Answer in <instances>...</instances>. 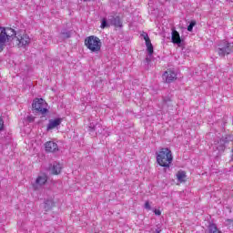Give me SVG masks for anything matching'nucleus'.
<instances>
[{"instance_id":"f257e3e1","label":"nucleus","mask_w":233,"mask_h":233,"mask_svg":"<svg viewBox=\"0 0 233 233\" xmlns=\"http://www.w3.org/2000/svg\"><path fill=\"white\" fill-rule=\"evenodd\" d=\"M173 157L172 151L167 147H162L157 152V161L160 167H170Z\"/></svg>"},{"instance_id":"f03ea898","label":"nucleus","mask_w":233,"mask_h":233,"mask_svg":"<svg viewBox=\"0 0 233 233\" xmlns=\"http://www.w3.org/2000/svg\"><path fill=\"white\" fill-rule=\"evenodd\" d=\"M85 46L92 54H99L101 52V46H103V42L96 35H89L85 39Z\"/></svg>"},{"instance_id":"7ed1b4c3","label":"nucleus","mask_w":233,"mask_h":233,"mask_svg":"<svg viewBox=\"0 0 233 233\" xmlns=\"http://www.w3.org/2000/svg\"><path fill=\"white\" fill-rule=\"evenodd\" d=\"M15 35V30L11 27H0V52L3 50L4 46L8 43V41H12L14 36Z\"/></svg>"},{"instance_id":"20e7f679","label":"nucleus","mask_w":233,"mask_h":233,"mask_svg":"<svg viewBox=\"0 0 233 233\" xmlns=\"http://www.w3.org/2000/svg\"><path fill=\"white\" fill-rule=\"evenodd\" d=\"M14 37L16 38V45L18 48H26L31 43L30 36L23 31L15 32Z\"/></svg>"},{"instance_id":"39448f33","label":"nucleus","mask_w":233,"mask_h":233,"mask_svg":"<svg viewBox=\"0 0 233 233\" xmlns=\"http://www.w3.org/2000/svg\"><path fill=\"white\" fill-rule=\"evenodd\" d=\"M217 52L220 57H225V56H228V54H232L233 46L228 43V41H221L218 45Z\"/></svg>"},{"instance_id":"423d86ee","label":"nucleus","mask_w":233,"mask_h":233,"mask_svg":"<svg viewBox=\"0 0 233 233\" xmlns=\"http://www.w3.org/2000/svg\"><path fill=\"white\" fill-rule=\"evenodd\" d=\"M89 132L92 136H94V132H95V136H105L106 137H107V136H110V133H108V129H106V127H103V126L100 123H96V125H94V123H91L89 125Z\"/></svg>"},{"instance_id":"0eeeda50","label":"nucleus","mask_w":233,"mask_h":233,"mask_svg":"<svg viewBox=\"0 0 233 233\" xmlns=\"http://www.w3.org/2000/svg\"><path fill=\"white\" fill-rule=\"evenodd\" d=\"M33 108L36 112H40L43 116L48 112V109L46 108V102L43 98H36L33 102Z\"/></svg>"},{"instance_id":"6e6552de","label":"nucleus","mask_w":233,"mask_h":233,"mask_svg":"<svg viewBox=\"0 0 233 233\" xmlns=\"http://www.w3.org/2000/svg\"><path fill=\"white\" fill-rule=\"evenodd\" d=\"M48 181V177L46 175H40L36 177L35 183H33L34 190H39L43 185H45Z\"/></svg>"},{"instance_id":"1a4fd4ad","label":"nucleus","mask_w":233,"mask_h":233,"mask_svg":"<svg viewBox=\"0 0 233 233\" xmlns=\"http://www.w3.org/2000/svg\"><path fill=\"white\" fill-rule=\"evenodd\" d=\"M107 23L109 24V25H112L113 26H116V28H120L121 26H123L121 18H119V16H114L112 15L107 17Z\"/></svg>"},{"instance_id":"9d476101","label":"nucleus","mask_w":233,"mask_h":233,"mask_svg":"<svg viewBox=\"0 0 233 233\" xmlns=\"http://www.w3.org/2000/svg\"><path fill=\"white\" fill-rule=\"evenodd\" d=\"M163 79H165L166 83H172V81H176L177 79V75L176 72L168 70L163 74Z\"/></svg>"},{"instance_id":"9b49d317","label":"nucleus","mask_w":233,"mask_h":233,"mask_svg":"<svg viewBox=\"0 0 233 233\" xmlns=\"http://www.w3.org/2000/svg\"><path fill=\"white\" fill-rule=\"evenodd\" d=\"M46 152H57L59 150V147L57 143L54 141H48L45 144Z\"/></svg>"},{"instance_id":"f8f14e48","label":"nucleus","mask_w":233,"mask_h":233,"mask_svg":"<svg viewBox=\"0 0 233 233\" xmlns=\"http://www.w3.org/2000/svg\"><path fill=\"white\" fill-rule=\"evenodd\" d=\"M61 125V118L50 119L47 125V130H54V128H57Z\"/></svg>"},{"instance_id":"ddd939ff","label":"nucleus","mask_w":233,"mask_h":233,"mask_svg":"<svg viewBox=\"0 0 233 233\" xmlns=\"http://www.w3.org/2000/svg\"><path fill=\"white\" fill-rule=\"evenodd\" d=\"M61 170H63V164L61 163L55 162L51 167L52 174H55V175L61 174Z\"/></svg>"},{"instance_id":"4468645a","label":"nucleus","mask_w":233,"mask_h":233,"mask_svg":"<svg viewBox=\"0 0 233 233\" xmlns=\"http://www.w3.org/2000/svg\"><path fill=\"white\" fill-rule=\"evenodd\" d=\"M171 40L172 43H174L175 45H178V46L181 45V36L179 35V33L177 31H172Z\"/></svg>"},{"instance_id":"2eb2a0df","label":"nucleus","mask_w":233,"mask_h":233,"mask_svg":"<svg viewBox=\"0 0 233 233\" xmlns=\"http://www.w3.org/2000/svg\"><path fill=\"white\" fill-rule=\"evenodd\" d=\"M177 179L179 183H185V180L187 179V173L182 170L178 171L177 173Z\"/></svg>"},{"instance_id":"dca6fc26","label":"nucleus","mask_w":233,"mask_h":233,"mask_svg":"<svg viewBox=\"0 0 233 233\" xmlns=\"http://www.w3.org/2000/svg\"><path fill=\"white\" fill-rule=\"evenodd\" d=\"M208 232L209 233H221V230H219V228H218V226L216 224H209Z\"/></svg>"},{"instance_id":"f3484780","label":"nucleus","mask_w":233,"mask_h":233,"mask_svg":"<svg viewBox=\"0 0 233 233\" xmlns=\"http://www.w3.org/2000/svg\"><path fill=\"white\" fill-rule=\"evenodd\" d=\"M229 141H233V135H228L225 138L220 139V143H223L224 145L225 143H229Z\"/></svg>"},{"instance_id":"a211bd4d","label":"nucleus","mask_w":233,"mask_h":233,"mask_svg":"<svg viewBox=\"0 0 233 233\" xmlns=\"http://www.w3.org/2000/svg\"><path fill=\"white\" fill-rule=\"evenodd\" d=\"M52 207H54V201L47 200L45 202V208H46V210H50V208H52Z\"/></svg>"},{"instance_id":"6ab92c4d","label":"nucleus","mask_w":233,"mask_h":233,"mask_svg":"<svg viewBox=\"0 0 233 233\" xmlns=\"http://www.w3.org/2000/svg\"><path fill=\"white\" fill-rule=\"evenodd\" d=\"M108 26H110L108 20H106V18H104L101 22V28H107Z\"/></svg>"},{"instance_id":"aec40b11","label":"nucleus","mask_w":233,"mask_h":233,"mask_svg":"<svg viewBox=\"0 0 233 233\" xmlns=\"http://www.w3.org/2000/svg\"><path fill=\"white\" fill-rule=\"evenodd\" d=\"M195 26H196V21L192 20L189 25L187 26V32H192Z\"/></svg>"},{"instance_id":"412c9836","label":"nucleus","mask_w":233,"mask_h":233,"mask_svg":"<svg viewBox=\"0 0 233 233\" xmlns=\"http://www.w3.org/2000/svg\"><path fill=\"white\" fill-rule=\"evenodd\" d=\"M147 46V51L148 56H152L154 54V46Z\"/></svg>"},{"instance_id":"4be33fe9","label":"nucleus","mask_w":233,"mask_h":233,"mask_svg":"<svg viewBox=\"0 0 233 233\" xmlns=\"http://www.w3.org/2000/svg\"><path fill=\"white\" fill-rule=\"evenodd\" d=\"M145 208H146V210H152V207H150V202L146 201Z\"/></svg>"},{"instance_id":"5701e85b","label":"nucleus","mask_w":233,"mask_h":233,"mask_svg":"<svg viewBox=\"0 0 233 233\" xmlns=\"http://www.w3.org/2000/svg\"><path fill=\"white\" fill-rule=\"evenodd\" d=\"M141 37L143 38L144 41L149 38L148 34H147L146 32L141 34Z\"/></svg>"},{"instance_id":"b1692460","label":"nucleus","mask_w":233,"mask_h":233,"mask_svg":"<svg viewBox=\"0 0 233 233\" xmlns=\"http://www.w3.org/2000/svg\"><path fill=\"white\" fill-rule=\"evenodd\" d=\"M4 127H5V121L0 116V130H2L4 128Z\"/></svg>"},{"instance_id":"393cba45","label":"nucleus","mask_w":233,"mask_h":233,"mask_svg":"<svg viewBox=\"0 0 233 233\" xmlns=\"http://www.w3.org/2000/svg\"><path fill=\"white\" fill-rule=\"evenodd\" d=\"M146 46H149L152 45V42L150 41V37L149 38H146Z\"/></svg>"},{"instance_id":"a878e982","label":"nucleus","mask_w":233,"mask_h":233,"mask_svg":"<svg viewBox=\"0 0 233 233\" xmlns=\"http://www.w3.org/2000/svg\"><path fill=\"white\" fill-rule=\"evenodd\" d=\"M62 35L66 36V38L70 37V32H62Z\"/></svg>"},{"instance_id":"bb28decb","label":"nucleus","mask_w":233,"mask_h":233,"mask_svg":"<svg viewBox=\"0 0 233 233\" xmlns=\"http://www.w3.org/2000/svg\"><path fill=\"white\" fill-rule=\"evenodd\" d=\"M154 214H155L156 216H161V210H159V209H155V210H154Z\"/></svg>"},{"instance_id":"cd10ccee","label":"nucleus","mask_w":233,"mask_h":233,"mask_svg":"<svg viewBox=\"0 0 233 233\" xmlns=\"http://www.w3.org/2000/svg\"><path fill=\"white\" fill-rule=\"evenodd\" d=\"M146 61H147V63H150V58L146 57Z\"/></svg>"},{"instance_id":"c85d7f7f","label":"nucleus","mask_w":233,"mask_h":233,"mask_svg":"<svg viewBox=\"0 0 233 233\" xmlns=\"http://www.w3.org/2000/svg\"><path fill=\"white\" fill-rule=\"evenodd\" d=\"M167 106V102L164 103V106Z\"/></svg>"}]
</instances>
